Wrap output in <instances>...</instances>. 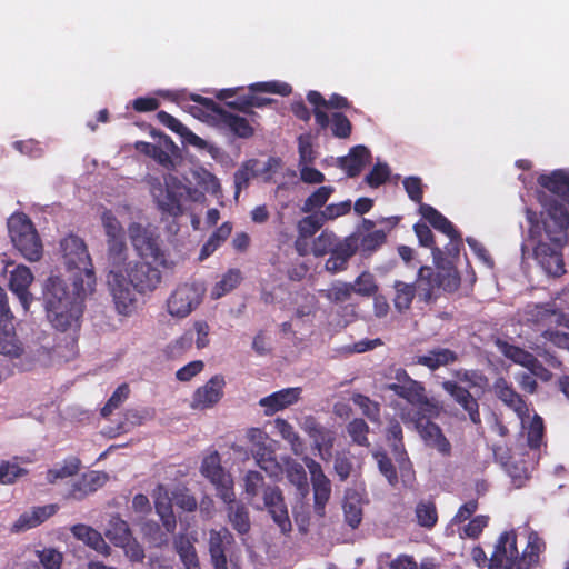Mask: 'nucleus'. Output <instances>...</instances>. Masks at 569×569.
Returning <instances> with one entry per match:
<instances>
[{
  "label": "nucleus",
  "instance_id": "33",
  "mask_svg": "<svg viewBox=\"0 0 569 569\" xmlns=\"http://www.w3.org/2000/svg\"><path fill=\"white\" fill-rule=\"evenodd\" d=\"M386 440L395 462H409V457L403 443V432L397 420H391L387 431Z\"/></svg>",
  "mask_w": 569,
  "mask_h": 569
},
{
  "label": "nucleus",
  "instance_id": "23",
  "mask_svg": "<svg viewBox=\"0 0 569 569\" xmlns=\"http://www.w3.org/2000/svg\"><path fill=\"white\" fill-rule=\"evenodd\" d=\"M233 541V536L227 528L209 531V553L214 569H228L226 552Z\"/></svg>",
  "mask_w": 569,
  "mask_h": 569
},
{
  "label": "nucleus",
  "instance_id": "31",
  "mask_svg": "<svg viewBox=\"0 0 569 569\" xmlns=\"http://www.w3.org/2000/svg\"><path fill=\"white\" fill-rule=\"evenodd\" d=\"M416 287L422 301L429 302L432 299L433 290L441 284V273L429 266L419 268L416 279Z\"/></svg>",
  "mask_w": 569,
  "mask_h": 569
},
{
  "label": "nucleus",
  "instance_id": "27",
  "mask_svg": "<svg viewBox=\"0 0 569 569\" xmlns=\"http://www.w3.org/2000/svg\"><path fill=\"white\" fill-rule=\"evenodd\" d=\"M201 473L216 486L220 498L224 502H231L234 497L233 480L221 465H202Z\"/></svg>",
  "mask_w": 569,
  "mask_h": 569
},
{
  "label": "nucleus",
  "instance_id": "10",
  "mask_svg": "<svg viewBox=\"0 0 569 569\" xmlns=\"http://www.w3.org/2000/svg\"><path fill=\"white\" fill-rule=\"evenodd\" d=\"M203 295L204 288L201 284L197 282L181 283L167 301L168 312L173 317L184 318L200 305Z\"/></svg>",
  "mask_w": 569,
  "mask_h": 569
},
{
  "label": "nucleus",
  "instance_id": "37",
  "mask_svg": "<svg viewBox=\"0 0 569 569\" xmlns=\"http://www.w3.org/2000/svg\"><path fill=\"white\" fill-rule=\"evenodd\" d=\"M342 508L346 522L351 528H357L362 520V506L360 495L353 489H348L345 493Z\"/></svg>",
  "mask_w": 569,
  "mask_h": 569
},
{
  "label": "nucleus",
  "instance_id": "48",
  "mask_svg": "<svg viewBox=\"0 0 569 569\" xmlns=\"http://www.w3.org/2000/svg\"><path fill=\"white\" fill-rule=\"evenodd\" d=\"M325 219L320 211L310 212L298 221L297 230L300 238L308 239L313 237L325 224Z\"/></svg>",
  "mask_w": 569,
  "mask_h": 569
},
{
  "label": "nucleus",
  "instance_id": "21",
  "mask_svg": "<svg viewBox=\"0 0 569 569\" xmlns=\"http://www.w3.org/2000/svg\"><path fill=\"white\" fill-rule=\"evenodd\" d=\"M358 251V236L350 234L340 240L338 244L329 253L325 268L330 273H337L348 268L350 258Z\"/></svg>",
  "mask_w": 569,
  "mask_h": 569
},
{
  "label": "nucleus",
  "instance_id": "3",
  "mask_svg": "<svg viewBox=\"0 0 569 569\" xmlns=\"http://www.w3.org/2000/svg\"><path fill=\"white\" fill-rule=\"evenodd\" d=\"M47 479L51 483L69 479L72 487L71 496L76 499H82L88 493L102 487L108 481V475L87 467L80 468L79 465H57L48 470Z\"/></svg>",
  "mask_w": 569,
  "mask_h": 569
},
{
  "label": "nucleus",
  "instance_id": "8",
  "mask_svg": "<svg viewBox=\"0 0 569 569\" xmlns=\"http://www.w3.org/2000/svg\"><path fill=\"white\" fill-rule=\"evenodd\" d=\"M439 415L440 407L437 405V413L416 412L408 421L413 425L427 447L437 450L443 457H448L451 453V443L443 435L442 429L432 421Z\"/></svg>",
  "mask_w": 569,
  "mask_h": 569
},
{
  "label": "nucleus",
  "instance_id": "30",
  "mask_svg": "<svg viewBox=\"0 0 569 569\" xmlns=\"http://www.w3.org/2000/svg\"><path fill=\"white\" fill-rule=\"evenodd\" d=\"M370 158L369 149L362 144H358L349 150L348 156L338 158V164L346 171L348 177L355 178L360 174Z\"/></svg>",
  "mask_w": 569,
  "mask_h": 569
},
{
  "label": "nucleus",
  "instance_id": "52",
  "mask_svg": "<svg viewBox=\"0 0 569 569\" xmlns=\"http://www.w3.org/2000/svg\"><path fill=\"white\" fill-rule=\"evenodd\" d=\"M346 430L353 443L361 447H369V426L362 418H355L349 421Z\"/></svg>",
  "mask_w": 569,
  "mask_h": 569
},
{
  "label": "nucleus",
  "instance_id": "2",
  "mask_svg": "<svg viewBox=\"0 0 569 569\" xmlns=\"http://www.w3.org/2000/svg\"><path fill=\"white\" fill-rule=\"evenodd\" d=\"M527 220L529 227L530 240H543L558 244H567L569 238V212L559 203L550 206L547 213L541 220V224L537 218V213L530 209L527 210Z\"/></svg>",
  "mask_w": 569,
  "mask_h": 569
},
{
  "label": "nucleus",
  "instance_id": "39",
  "mask_svg": "<svg viewBox=\"0 0 569 569\" xmlns=\"http://www.w3.org/2000/svg\"><path fill=\"white\" fill-rule=\"evenodd\" d=\"M8 232L12 242H20L27 232L37 231L31 219L23 212H14L8 218Z\"/></svg>",
  "mask_w": 569,
  "mask_h": 569
},
{
  "label": "nucleus",
  "instance_id": "5",
  "mask_svg": "<svg viewBox=\"0 0 569 569\" xmlns=\"http://www.w3.org/2000/svg\"><path fill=\"white\" fill-rule=\"evenodd\" d=\"M148 183L157 207L162 214L177 218L183 213L181 200L186 186L178 177L168 173L163 177V183L159 178L151 177Z\"/></svg>",
  "mask_w": 569,
  "mask_h": 569
},
{
  "label": "nucleus",
  "instance_id": "53",
  "mask_svg": "<svg viewBox=\"0 0 569 569\" xmlns=\"http://www.w3.org/2000/svg\"><path fill=\"white\" fill-rule=\"evenodd\" d=\"M329 127L332 137L337 139H348L352 133V123L342 112H332Z\"/></svg>",
  "mask_w": 569,
  "mask_h": 569
},
{
  "label": "nucleus",
  "instance_id": "47",
  "mask_svg": "<svg viewBox=\"0 0 569 569\" xmlns=\"http://www.w3.org/2000/svg\"><path fill=\"white\" fill-rule=\"evenodd\" d=\"M386 241L387 234L383 230L370 231L361 238L358 237V250L367 257L380 249Z\"/></svg>",
  "mask_w": 569,
  "mask_h": 569
},
{
  "label": "nucleus",
  "instance_id": "28",
  "mask_svg": "<svg viewBox=\"0 0 569 569\" xmlns=\"http://www.w3.org/2000/svg\"><path fill=\"white\" fill-rule=\"evenodd\" d=\"M213 119L221 128L229 130L237 138L249 139L254 134V128L248 119L231 113L222 107Z\"/></svg>",
  "mask_w": 569,
  "mask_h": 569
},
{
  "label": "nucleus",
  "instance_id": "44",
  "mask_svg": "<svg viewBox=\"0 0 569 569\" xmlns=\"http://www.w3.org/2000/svg\"><path fill=\"white\" fill-rule=\"evenodd\" d=\"M457 378L468 385V389H475L476 392L483 395L489 388L488 377L480 370L477 369H463L456 373Z\"/></svg>",
  "mask_w": 569,
  "mask_h": 569
},
{
  "label": "nucleus",
  "instance_id": "54",
  "mask_svg": "<svg viewBox=\"0 0 569 569\" xmlns=\"http://www.w3.org/2000/svg\"><path fill=\"white\" fill-rule=\"evenodd\" d=\"M249 91L252 93L267 92L287 97L292 92V87L287 82L273 80L252 83L249 86Z\"/></svg>",
  "mask_w": 569,
  "mask_h": 569
},
{
  "label": "nucleus",
  "instance_id": "57",
  "mask_svg": "<svg viewBox=\"0 0 569 569\" xmlns=\"http://www.w3.org/2000/svg\"><path fill=\"white\" fill-rule=\"evenodd\" d=\"M258 160L250 159L242 163V166L234 172L236 193L238 194L242 189L248 188L250 180L256 176L254 169Z\"/></svg>",
  "mask_w": 569,
  "mask_h": 569
},
{
  "label": "nucleus",
  "instance_id": "26",
  "mask_svg": "<svg viewBox=\"0 0 569 569\" xmlns=\"http://www.w3.org/2000/svg\"><path fill=\"white\" fill-rule=\"evenodd\" d=\"M263 500L266 508L279 526L281 532L287 533L291 531V521L280 490L278 488H267L263 492Z\"/></svg>",
  "mask_w": 569,
  "mask_h": 569
},
{
  "label": "nucleus",
  "instance_id": "38",
  "mask_svg": "<svg viewBox=\"0 0 569 569\" xmlns=\"http://www.w3.org/2000/svg\"><path fill=\"white\" fill-rule=\"evenodd\" d=\"M227 503V516L232 528L239 535L248 533L251 527L248 509L242 503L236 502L234 497Z\"/></svg>",
  "mask_w": 569,
  "mask_h": 569
},
{
  "label": "nucleus",
  "instance_id": "42",
  "mask_svg": "<svg viewBox=\"0 0 569 569\" xmlns=\"http://www.w3.org/2000/svg\"><path fill=\"white\" fill-rule=\"evenodd\" d=\"M22 347L16 338L12 322L8 326L0 325V353L11 358H18L22 355Z\"/></svg>",
  "mask_w": 569,
  "mask_h": 569
},
{
  "label": "nucleus",
  "instance_id": "35",
  "mask_svg": "<svg viewBox=\"0 0 569 569\" xmlns=\"http://www.w3.org/2000/svg\"><path fill=\"white\" fill-rule=\"evenodd\" d=\"M393 307L399 313H403L411 308L412 301L416 295H419V290L416 287V283H407L401 280H396L393 282Z\"/></svg>",
  "mask_w": 569,
  "mask_h": 569
},
{
  "label": "nucleus",
  "instance_id": "36",
  "mask_svg": "<svg viewBox=\"0 0 569 569\" xmlns=\"http://www.w3.org/2000/svg\"><path fill=\"white\" fill-rule=\"evenodd\" d=\"M23 258L31 262L39 261L43 256V246L38 231L27 232L20 242H12Z\"/></svg>",
  "mask_w": 569,
  "mask_h": 569
},
{
  "label": "nucleus",
  "instance_id": "17",
  "mask_svg": "<svg viewBox=\"0 0 569 569\" xmlns=\"http://www.w3.org/2000/svg\"><path fill=\"white\" fill-rule=\"evenodd\" d=\"M441 386L455 402L468 413L470 421L476 426H480L482 420L479 410V402L470 390L453 380H446Z\"/></svg>",
  "mask_w": 569,
  "mask_h": 569
},
{
  "label": "nucleus",
  "instance_id": "11",
  "mask_svg": "<svg viewBox=\"0 0 569 569\" xmlns=\"http://www.w3.org/2000/svg\"><path fill=\"white\" fill-rule=\"evenodd\" d=\"M108 284L118 313L132 315L137 309V291L126 279L123 270L111 269L108 273Z\"/></svg>",
  "mask_w": 569,
  "mask_h": 569
},
{
  "label": "nucleus",
  "instance_id": "14",
  "mask_svg": "<svg viewBox=\"0 0 569 569\" xmlns=\"http://www.w3.org/2000/svg\"><path fill=\"white\" fill-rule=\"evenodd\" d=\"M307 101L313 107L312 113L319 131L328 129L330 123V118L325 109L345 110L351 107L350 101L339 93H332L329 99H325L316 90H310L307 93Z\"/></svg>",
  "mask_w": 569,
  "mask_h": 569
},
{
  "label": "nucleus",
  "instance_id": "32",
  "mask_svg": "<svg viewBox=\"0 0 569 569\" xmlns=\"http://www.w3.org/2000/svg\"><path fill=\"white\" fill-rule=\"evenodd\" d=\"M458 361V355L448 348H435L427 355L417 356L415 363L427 367L431 371H436L440 367H445Z\"/></svg>",
  "mask_w": 569,
  "mask_h": 569
},
{
  "label": "nucleus",
  "instance_id": "56",
  "mask_svg": "<svg viewBox=\"0 0 569 569\" xmlns=\"http://www.w3.org/2000/svg\"><path fill=\"white\" fill-rule=\"evenodd\" d=\"M351 399L371 422L380 421V405L378 402L361 393H355Z\"/></svg>",
  "mask_w": 569,
  "mask_h": 569
},
{
  "label": "nucleus",
  "instance_id": "29",
  "mask_svg": "<svg viewBox=\"0 0 569 569\" xmlns=\"http://www.w3.org/2000/svg\"><path fill=\"white\" fill-rule=\"evenodd\" d=\"M546 550L545 540L530 530L527 537V546L518 559L517 569H535L540 561V555Z\"/></svg>",
  "mask_w": 569,
  "mask_h": 569
},
{
  "label": "nucleus",
  "instance_id": "9",
  "mask_svg": "<svg viewBox=\"0 0 569 569\" xmlns=\"http://www.w3.org/2000/svg\"><path fill=\"white\" fill-rule=\"evenodd\" d=\"M387 388L398 397L415 406V408L403 413V419L406 421L411 419L416 412L437 413L438 403L428 398L422 382L415 379H408L407 383H389Z\"/></svg>",
  "mask_w": 569,
  "mask_h": 569
},
{
  "label": "nucleus",
  "instance_id": "58",
  "mask_svg": "<svg viewBox=\"0 0 569 569\" xmlns=\"http://www.w3.org/2000/svg\"><path fill=\"white\" fill-rule=\"evenodd\" d=\"M352 286L353 292L362 297L375 296L379 289L373 274L369 271L361 272Z\"/></svg>",
  "mask_w": 569,
  "mask_h": 569
},
{
  "label": "nucleus",
  "instance_id": "20",
  "mask_svg": "<svg viewBox=\"0 0 569 569\" xmlns=\"http://www.w3.org/2000/svg\"><path fill=\"white\" fill-rule=\"evenodd\" d=\"M247 438L251 443L250 451L254 462H277L276 450L279 443L266 431L260 428H250L247 431Z\"/></svg>",
  "mask_w": 569,
  "mask_h": 569
},
{
  "label": "nucleus",
  "instance_id": "34",
  "mask_svg": "<svg viewBox=\"0 0 569 569\" xmlns=\"http://www.w3.org/2000/svg\"><path fill=\"white\" fill-rule=\"evenodd\" d=\"M72 535L83 541L86 545L103 556L110 553V547L104 541L100 532L86 525H76L71 528Z\"/></svg>",
  "mask_w": 569,
  "mask_h": 569
},
{
  "label": "nucleus",
  "instance_id": "62",
  "mask_svg": "<svg viewBox=\"0 0 569 569\" xmlns=\"http://www.w3.org/2000/svg\"><path fill=\"white\" fill-rule=\"evenodd\" d=\"M156 511L159 515L166 530L168 532H172L176 529L177 521L172 511L171 503L166 498H157Z\"/></svg>",
  "mask_w": 569,
  "mask_h": 569
},
{
  "label": "nucleus",
  "instance_id": "25",
  "mask_svg": "<svg viewBox=\"0 0 569 569\" xmlns=\"http://www.w3.org/2000/svg\"><path fill=\"white\" fill-rule=\"evenodd\" d=\"M57 511L58 506L54 503L32 507L19 516L11 525L10 531L12 533H20L33 529L52 517Z\"/></svg>",
  "mask_w": 569,
  "mask_h": 569
},
{
  "label": "nucleus",
  "instance_id": "59",
  "mask_svg": "<svg viewBox=\"0 0 569 569\" xmlns=\"http://www.w3.org/2000/svg\"><path fill=\"white\" fill-rule=\"evenodd\" d=\"M242 280V274L239 269H230L228 270L222 279L214 286L213 295L216 297H221L224 293L237 288Z\"/></svg>",
  "mask_w": 569,
  "mask_h": 569
},
{
  "label": "nucleus",
  "instance_id": "40",
  "mask_svg": "<svg viewBox=\"0 0 569 569\" xmlns=\"http://www.w3.org/2000/svg\"><path fill=\"white\" fill-rule=\"evenodd\" d=\"M419 213L426 219L436 230L445 233H453L457 229L450 220H448L441 212L430 204L421 203Z\"/></svg>",
  "mask_w": 569,
  "mask_h": 569
},
{
  "label": "nucleus",
  "instance_id": "4",
  "mask_svg": "<svg viewBox=\"0 0 569 569\" xmlns=\"http://www.w3.org/2000/svg\"><path fill=\"white\" fill-rule=\"evenodd\" d=\"M60 250L67 270L73 272V276L81 274L86 280L87 288L94 289L96 276L84 241L70 233L60 241Z\"/></svg>",
  "mask_w": 569,
  "mask_h": 569
},
{
  "label": "nucleus",
  "instance_id": "61",
  "mask_svg": "<svg viewBox=\"0 0 569 569\" xmlns=\"http://www.w3.org/2000/svg\"><path fill=\"white\" fill-rule=\"evenodd\" d=\"M193 332L186 331L181 337L172 341L166 348V353L170 358H177L188 351L193 345Z\"/></svg>",
  "mask_w": 569,
  "mask_h": 569
},
{
  "label": "nucleus",
  "instance_id": "22",
  "mask_svg": "<svg viewBox=\"0 0 569 569\" xmlns=\"http://www.w3.org/2000/svg\"><path fill=\"white\" fill-rule=\"evenodd\" d=\"M34 277L29 267L19 264L11 272L9 278V289L17 296L24 311L29 310L33 296L29 288Z\"/></svg>",
  "mask_w": 569,
  "mask_h": 569
},
{
  "label": "nucleus",
  "instance_id": "1",
  "mask_svg": "<svg viewBox=\"0 0 569 569\" xmlns=\"http://www.w3.org/2000/svg\"><path fill=\"white\" fill-rule=\"evenodd\" d=\"M93 289L87 288L86 280L72 276V286L59 274L49 276L42 286V305L46 316L52 327L61 332H78L84 310L87 293Z\"/></svg>",
  "mask_w": 569,
  "mask_h": 569
},
{
  "label": "nucleus",
  "instance_id": "13",
  "mask_svg": "<svg viewBox=\"0 0 569 569\" xmlns=\"http://www.w3.org/2000/svg\"><path fill=\"white\" fill-rule=\"evenodd\" d=\"M519 558L516 532L505 531L497 540L488 569H517Z\"/></svg>",
  "mask_w": 569,
  "mask_h": 569
},
{
  "label": "nucleus",
  "instance_id": "45",
  "mask_svg": "<svg viewBox=\"0 0 569 569\" xmlns=\"http://www.w3.org/2000/svg\"><path fill=\"white\" fill-rule=\"evenodd\" d=\"M274 427L280 436L290 443L291 449L296 455H301L303 452L305 443L291 423L286 419L277 418L274 420Z\"/></svg>",
  "mask_w": 569,
  "mask_h": 569
},
{
  "label": "nucleus",
  "instance_id": "43",
  "mask_svg": "<svg viewBox=\"0 0 569 569\" xmlns=\"http://www.w3.org/2000/svg\"><path fill=\"white\" fill-rule=\"evenodd\" d=\"M106 536L118 547L128 545L129 539L132 537L128 523L118 516H113L109 520Z\"/></svg>",
  "mask_w": 569,
  "mask_h": 569
},
{
  "label": "nucleus",
  "instance_id": "51",
  "mask_svg": "<svg viewBox=\"0 0 569 569\" xmlns=\"http://www.w3.org/2000/svg\"><path fill=\"white\" fill-rule=\"evenodd\" d=\"M322 297L333 303H340L349 300L353 293L352 283L337 281L327 290H320Z\"/></svg>",
  "mask_w": 569,
  "mask_h": 569
},
{
  "label": "nucleus",
  "instance_id": "63",
  "mask_svg": "<svg viewBox=\"0 0 569 569\" xmlns=\"http://www.w3.org/2000/svg\"><path fill=\"white\" fill-rule=\"evenodd\" d=\"M545 426L540 416L535 415L528 430V445L531 449L539 450L543 442Z\"/></svg>",
  "mask_w": 569,
  "mask_h": 569
},
{
  "label": "nucleus",
  "instance_id": "16",
  "mask_svg": "<svg viewBox=\"0 0 569 569\" xmlns=\"http://www.w3.org/2000/svg\"><path fill=\"white\" fill-rule=\"evenodd\" d=\"M310 473L313 485V512L317 518L316 522L318 527H322L323 518L326 517V505L331 495V483L320 470V465H311Z\"/></svg>",
  "mask_w": 569,
  "mask_h": 569
},
{
  "label": "nucleus",
  "instance_id": "46",
  "mask_svg": "<svg viewBox=\"0 0 569 569\" xmlns=\"http://www.w3.org/2000/svg\"><path fill=\"white\" fill-rule=\"evenodd\" d=\"M108 246V261L111 264V269L122 270L121 266L127 260V243L124 238L119 239H107Z\"/></svg>",
  "mask_w": 569,
  "mask_h": 569
},
{
  "label": "nucleus",
  "instance_id": "19",
  "mask_svg": "<svg viewBox=\"0 0 569 569\" xmlns=\"http://www.w3.org/2000/svg\"><path fill=\"white\" fill-rule=\"evenodd\" d=\"M495 396L509 409H511L521 420L530 416L529 407L520 393H518L512 383L503 377H499L492 385Z\"/></svg>",
  "mask_w": 569,
  "mask_h": 569
},
{
  "label": "nucleus",
  "instance_id": "24",
  "mask_svg": "<svg viewBox=\"0 0 569 569\" xmlns=\"http://www.w3.org/2000/svg\"><path fill=\"white\" fill-rule=\"evenodd\" d=\"M302 389L300 387L284 388L259 400V406L263 408L264 416H273L295 403L301 397Z\"/></svg>",
  "mask_w": 569,
  "mask_h": 569
},
{
  "label": "nucleus",
  "instance_id": "41",
  "mask_svg": "<svg viewBox=\"0 0 569 569\" xmlns=\"http://www.w3.org/2000/svg\"><path fill=\"white\" fill-rule=\"evenodd\" d=\"M232 232V223L229 221L223 222L216 229L206 243L202 246L199 254L200 260L210 257L221 244L230 237Z\"/></svg>",
  "mask_w": 569,
  "mask_h": 569
},
{
  "label": "nucleus",
  "instance_id": "12",
  "mask_svg": "<svg viewBox=\"0 0 569 569\" xmlns=\"http://www.w3.org/2000/svg\"><path fill=\"white\" fill-rule=\"evenodd\" d=\"M301 429L311 440L312 449L319 458L329 461L332 458L336 432L323 425L311 415L306 416L301 422Z\"/></svg>",
  "mask_w": 569,
  "mask_h": 569
},
{
  "label": "nucleus",
  "instance_id": "49",
  "mask_svg": "<svg viewBox=\"0 0 569 569\" xmlns=\"http://www.w3.org/2000/svg\"><path fill=\"white\" fill-rule=\"evenodd\" d=\"M335 189L331 186H321L316 191H313L301 206V211L305 213L313 212L316 209L322 208L330 196L333 193Z\"/></svg>",
  "mask_w": 569,
  "mask_h": 569
},
{
  "label": "nucleus",
  "instance_id": "50",
  "mask_svg": "<svg viewBox=\"0 0 569 569\" xmlns=\"http://www.w3.org/2000/svg\"><path fill=\"white\" fill-rule=\"evenodd\" d=\"M415 512L418 525L423 528L431 529L438 521L437 508L432 501H420Z\"/></svg>",
  "mask_w": 569,
  "mask_h": 569
},
{
  "label": "nucleus",
  "instance_id": "7",
  "mask_svg": "<svg viewBox=\"0 0 569 569\" xmlns=\"http://www.w3.org/2000/svg\"><path fill=\"white\" fill-rule=\"evenodd\" d=\"M159 267L166 264H156L153 259H141L128 262L124 268V277L133 289L141 295L154 291L161 283L162 274Z\"/></svg>",
  "mask_w": 569,
  "mask_h": 569
},
{
  "label": "nucleus",
  "instance_id": "55",
  "mask_svg": "<svg viewBox=\"0 0 569 569\" xmlns=\"http://www.w3.org/2000/svg\"><path fill=\"white\" fill-rule=\"evenodd\" d=\"M340 240L332 231L323 230L312 244V252L316 257H323L332 251Z\"/></svg>",
  "mask_w": 569,
  "mask_h": 569
},
{
  "label": "nucleus",
  "instance_id": "6",
  "mask_svg": "<svg viewBox=\"0 0 569 569\" xmlns=\"http://www.w3.org/2000/svg\"><path fill=\"white\" fill-rule=\"evenodd\" d=\"M128 234L132 247L141 259H153L156 264H166V254L160 248V236L150 224L131 222Z\"/></svg>",
  "mask_w": 569,
  "mask_h": 569
},
{
  "label": "nucleus",
  "instance_id": "18",
  "mask_svg": "<svg viewBox=\"0 0 569 569\" xmlns=\"http://www.w3.org/2000/svg\"><path fill=\"white\" fill-rule=\"evenodd\" d=\"M224 386L226 381L222 375L211 377L206 385L193 392L190 407L196 410L212 408L223 397Z\"/></svg>",
  "mask_w": 569,
  "mask_h": 569
},
{
  "label": "nucleus",
  "instance_id": "60",
  "mask_svg": "<svg viewBox=\"0 0 569 569\" xmlns=\"http://www.w3.org/2000/svg\"><path fill=\"white\" fill-rule=\"evenodd\" d=\"M130 389L127 383L120 385L108 399L107 403L101 409V416L109 417L123 401L129 397Z\"/></svg>",
  "mask_w": 569,
  "mask_h": 569
},
{
  "label": "nucleus",
  "instance_id": "64",
  "mask_svg": "<svg viewBox=\"0 0 569 569\" xmlns=\"http://www.w3.org/2000/svg\"><path fill=\"white\" fill-rule=\"evenodd\" d=\"M101 220H102V226L104 228L107 239L124 238V230H123L120 221L116 218V216L110 210H106L102 213Z\"/></svg>",
  "mask_w": 569,
  "mask_h": 569
},
{
  "label": "nucleus",
  "instance_id": "15",
  "mask_svg": "<svg viewBox=\"0 0 569 569\" xmlns=\"http://www.w3.org/2000/svg\"><path fill=\"white\" fill-rule=\"evenodd\" d=\"M565 246L546 241L542 237L537 240L533 247V257L549 276L560 277L566 272L562 258Z\"/></svg>",
  "mask_w": 569,
  "mask_h": 569
}]
</instances>
